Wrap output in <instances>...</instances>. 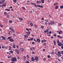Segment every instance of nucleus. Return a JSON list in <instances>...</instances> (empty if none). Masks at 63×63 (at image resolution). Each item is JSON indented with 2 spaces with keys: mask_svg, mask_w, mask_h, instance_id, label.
I'll return each mask as SVG.
<instances>
[{
  "mask_svg": "<svg viewBox=\"0 0 63 63\" xmlns=\"http://www.w3.org/2000/svg\"><path fill=\"white\" fill-rule=\"evenodd\" d=\"M60 8H62V9H63V6H60Z\"/></svg>",
  "mask_w": 63,
  "mask_h": 63,
  "instance_id": "37",
  "label": "nucleus"
},
{
  "mask_svg": "<svg viewBox=\"0 0 63 63\" xmlns=\"http://www.w3.org/2000/svg\"><path fill=\"white\" fill-rule=\"evenodd\" d=\"M9 29L12 30L13 29V28H12L9 27Z\"/></svg>",
  "mask_w": 63,
  "mask_h": 63,
  "instance_id": "33",
  "label": "nucleus"
},
{
  "mask_svg": "<svg viewBox=\"0 0 63 63\" xmlns=\"http://www.w3.org/2000/svg\"><path fill=\"white\" fill-rule=\"evenodd\" d=\"M34 26L36 28H37V26L36 25H34Z\"/></svg>",
  "mask_w": 63,
  "mask_h": 63,
  "instance_id": "41",
  "label": "nucleus"
},
{
  "mask_svg": "<svg viewBox=\"0 0 63 63\" xmlns=\"http://www.w3.org/2000/svg\"><path fill=\"white\" fill-rule=\"evenodd\" d=\"M54 35L55 37H56L57 36V35L55 33L54 34Z\"/></svg>",
  "mask_w": 63,
  "mask_h": 63,
  "instance_id": "35",
  "label": "nucleus"
},
{
  "mask_svg": "<svg viewBox=\"0 0 63 63\" xmlns=\"http://www.w3.org/2000/svg\"><path fill=\"white\" fill-rule=\"evenodd\" d=\"M57 43H58V44H59V43H60V42H59V40H57Z\"/></svg>",
  "mask_w": 63,
  "mask_h": 63,
  "instance_id": "44",
  "label": "nucleus"
},
{
  "mask_svg": "<svg viewBox=\"0 0 63 63\" xmlns=\"http://www.w3.org/2000/svg\"><path fill=\"white\" fill-rule=\"evenodd\" d=\"M0 26L1 27H3V26L2 25H0Z\"/></svg>",
  "mask_w": 63,
  "mask_h": 63,
  "instance_id": "57",
  "label": "nucleus"
},
{
  "mask_svg": "<svg viewBox=\"0 0 63 63\" xmlns=\"http://www.w3.org/2000/svg\"><path fill=\"white\" fill-rule=\"evenodd\" d=\"M9 22H10V23H12V21H11V20H9Z\"/></svg>",
  "mask_w": 63,
  "mask_h": 63,
  "instance_id": "54",
  "label": "nucleus"
},
{
  "mask_svg": "<svg viewBox=\"0 0 63 63\" xmlns=\"http://www.w3.org/2000/svg\"><path fill=\"white\" fill-rule=\"evenodd\" d=\"M41 3V1H37V2H36L37 4H38V3Z\"/></svg>",
  "mask_w": 63,
  "mask_h": 63,
  "instance_id": "12",
  "label": "nucleus"
},
{
  "mask_svg": "<svg viewBox=\"0 0 63 63\" xmlns=\"http://www.w3.org/2000/svg\"><path fill=\"white\" fill-rule=\"evenodd\" d=\"M53 42L54 43V46H56V41H55V40H54L53 41Z\"/></svg>",
  "mask_w": 63,
  "mask_h": 63,
  "instance_id": "14",
  "label": "nucleus"
},
{
  "mask_svg": "<svg viewBox=\"0 0 63 63\" xmlns=\"http://www.w3.org/2000/svg\"><path fill=\"white\" fill-rule=\"evenodd\" d=\"M10 53H13V51H10Z\"/></svg>",
  "mask_w": 63,
  "mask_h": 63,
  "instance_id": "38",
  "label": "nucleus"
},
{
  "mask_svg": "<svg viewBox=\"0 0 63 63\" xmlns=\"http://www.w3.org/2000/svg\"><path fill=\"white\" fill-rule=\"evenodd\" d=\"M26 63H29V61H26L25 62Z\"/></svg>",
  "mask_w": 63,
  "mask_h": 63,
  "instance_id": "34",
  "label": "nucleus"
},
{
  "mask_svg": "<svg viewBox=\"0 0 63 63\" xmlns=\"http://www.w3.org/2000/svg\"><path fill=\"white\" fill-rule=\"evenodd\" d=\"M9 41L10 42H14V40H13V39H9Z\"/></svg>",
  "mask_w": 63,
  "mask_h": 63,
  "instance_id": "10",
  "label": "nucleus"
},
{
  "mask_svg": "<svg viewBox=\"0 0 63 63\" xmlns=\"http://www.w3.org/2000/svg\"><path fill=\"white\" fill-rule=\"evenodd\" d=\"M13 32H15V31H14V30H13V29L11 30Z\"/></svg>",
  "mask_w": 63,
  "mask_h": 63,
  "instance_id": "60",
  "label": "nucleus"
},
{
  "mask_svg": "<svg viewBox=\"0 0 63 63\" xmlns=\"http://www.w3.org/2000/svg\"><path fill=\"white\" fill-rule=\"evenodd\" d=\"M61 48L62 49H63V46L61 47Z\"/></svg>",
  "mask_w": 63,
  "mask_h": 63,
  "instance_id": "64",
  "label": "nucleus"
},
{
  "mask_svg": "<svg viewBox=\"0 0 63 63\" xmlns=\"http://www.w3.org/2000/svg\"><path fill=\"white\" fill-rule=\"evenodd\" d=\"M13 48H16V46H15V44H13Z\"/></svg>",
  "mask_w": 63,
  "mask_h": 63,
  "instance_id": "17",
  "label": "nucleus"
},
{
  "mask_svg": "<svg viewBox=\"0 0 63 63\" xmlns=\"http://www.w3.org/2000/svg\"><path fill=\"white\" fill-rule=\"evenodd\" d=\"M44 0H41V2L42 3H44Z\"/></svg>",
  "mask_w": 63,
  "mask_h": 63,
  "instance_id": "22",
  "label": "nucleus"
},
{
  "mask_svg": "<svg viewBox=\"0 0 63 63\" xmlns=\"http://www.w3.org/2000/svg\"><path fill=\"white\" fill-rule=\"evenodd\" d=\"M4 15H7V13L6 12H5L4 13Z\"/></svg>",
  "mask_w": 63,
  "mask_h": 63,
  "instance_id": "25",
  "label": "nucleus"
},
{
  "mask_svg": "<svg viewBox=\"0 0 63 63\" xmlns=\"http://www.w3.org/2000/svg\"><path fill=\"white\" fill-rule=\"evenodd\" d=\"M5 10L6 11H10V10L8 9H6Z\"/></svg>",
  "mask_w": 63,
  "mask_h": 63,
  "instance_id": "29",
  "label": "nucleus"
},
{
  "mask_svg": "<svg viewBox=\"0 0 63 63\" xmlns=\"http://www.w3.org/2000/svg\"><path fill=\"white\" fill-rule=\"evenodd\" d=\"M61 24H59V25H58V26H59H59H61Z\"/></svg>",
  "mask_w": 63,
  "mask_h": 63,
  "instance_id": "50",
  "label": "nucleus"
},
{
  "mask_svg": "<svg viewBox=\"0 0 63 63\" xmlns=\"http://www.w3.org/2000/svg\"><path fill=\"white\" fill-rule=\"evenodd\" d=\"M46 32H48V29H47L46 30Z\"/></svg>",
  "mask_w": 63,
  "mask_h": 63,
  "instance_id": "46",
  "label": "nucleus"
},
{
  "mask_svg": "<svg viewBox=\"0 0 63 63\" xmlns=\"http://www.w3.org/2000/svg\"><path fill=\"white\" fill-rule=\"evenodd\" d=\"M2 2H5V0H2Z\"/></svg>",
  "mask_w": 63,
  "mask_h": 63,
  "instance_id": "55",
  "label": "nucleus"
},
{
  "mask_svg": "<svg viewBox=\"0 0 63 63\" xmlns=\"http://www.w3.org/2000/svg\"><path fill=\"white\" fill-rule=\"evenodd\" d=\"M22 8H23V10H25V7H23Z\"/></svg>",
  "mask_w": 63,
  "mask_h": 63,
  "instance_id": "36",
  "label": "nucleus"
},
{
  "mask_svg": "<svg viewBox=\"0 0 63 63\" xmlns=\"http://www.w3.org/2000/svg\"><path fill=\"white\" fill-rule=\"evenodd\" d=\"M57 37H58V38H61V39H62V38H63V37L60 36L59 35H58L57 36Z\"/></svg>",
  "mask_w": 63,
  "mask_h": 63,
  "instance_id": "11",
  "label": "nucleus"
},
{
  "mask_svg": "<svg viewBox=\"0 0 63 63\" xmlns=\"http://www.w3.org/2000/svg\"><path fill=\"white\" fill-rule=\"evenodd\" d=\"M23 44V42H21L19 43V44L21 45V44Z\"/></svg>",
  "mask_w": 63,
  "mask_h": 63,
  "instance_id": "28",
  "label": "nucleus"
},
{
  "mask_svg": "<svg viewBox=\"0 0 63 63\" xmlns=\"http://www.w3.org/2000/svg\"><path fill=\"white\" fill-rule=\"evenodd\" d=\"M58 56L59 57H61V55L59 54H58Z\"/></svg>",
  "mask_w": 63,
  "mask_h": 63,
  "instance_id": "26",
  "label": "nucleus"
},
{
  "mask_svg": "<svg viewBox=\"0 0 63 63\" xmlns=\"http://www.w3.org/2000/svg\"><path fill=\"white\" fill-rule=\"evenodd\" d=\"M0 4H2V1L0 0Z\"/></svg>",
  "mask_w": 63,
  "mask_h": 63,
  "instance_id": "48",
  "label": "nucleus"
},
{
  "mask_svg": "<svg viewBox=\"0 0 63 63\" xmlns=\"http://www.w3.org/2000/svg\"><path fill=\"white\" fill-rule=\"evenodd\" d=\"M18 19H19V20H21V21H22L23 20V18H18Z\"/></svg>",
  "mask_w": 63,
  "mask_h": 63,
  "instance_id": "13",
  "label": "nucleus"
},
{
  "mask_svg": "<svg viewBox=\"0 0 63 63\" xmlns=\"http://www.w3.org/2000/svg\"><path fill=\"white\" fill-rule=\"evenodd\" d=\"M44 28V26H41V28Z\"/></svg>",
  "mask_w": 63,
  "mask_h": 63,
  "instance_id": "30",
  "label": "nucleus"
},
{
  "mask_svg": "<svg viewBox=\"0 0 63 63\" xmlns=\"http://www.w3.org/2000/svg\"><path fill=\"white\" fill-rule=\"evenodd\" d=\"M30 25L32 26H33V24L32 23H30Z\"/></svg>",
  "mask_w": 63,
  "mask_h": 63,
  "instance_id": "19",
  "label": "nucleus"
},
{
  "mask_svg": "<svg viewBox=\"0 0 63 63\" xmlns=\"http://www.w3.org/2000/svg\"><path fill=\"white\" fill-rule=\"evenodd\" d=\"M41 19L42 20H44V18L43 17Z\"/></svg>",
  "mask_w": 63,
  "mask_h": 63,
  "instance_id": "52",
  "label": "nucleus"
},
{
  "mask_svg": "<svg viewBox=\"0 0 63 63\" xmlns=\"http://www.w3.org/2000/svg\"><path fill=\"white\" fill-rule=\"evenodd\" d=\"M27 57H28V58H30L29 57V55H27Z\"/></svg>",
  "mask_w": 63,
  "mask_h": 63,
  "instance_id": "39",
  "label": "nucleus"
},
{
  "mask_svg": "<svg viewBox=\"0 0 63 63\" xmlns=\"http://www.w3.org/2000/svg\"><path fill=\"white\" fill-rule=\"evenodd\" d=\"M62 54H63V51H62L61 52Z\"/></svg>",
  "mask_w": 63,
  "mask_h": 63,
  "instance_id": "63",
  "label": "nucleus"
},
{
  "mask_svg": "<svg viewBox=\"0 0 63 63\" xmlns=\"http://www.w3.org/2000/svg\"><path fill=\"white\" fill-rule=\"evenodd\" d=\"M33 38H32L31 39H30V41H33Z\"/></svg>",
  "mask_w": 63,
  "mask_h": 63,
  "instance_id": "23",
  "label": "nucleus"
},
{
  "mask_svg": "<svg viewBox=\"0 0 63 63\" xmlns=\"http://www.w3.org/2000/svg\"><path fill=\"white\" fill-rule=\"evenodd\" d=\"M35 60H36V61H38L39 60L38 57L36 56L35 58Z\"/></svg>",
  "mask_w": 63,
  "mask_h": 63,
  "instance_id": "6",
  "label": "nucleus"
},
{
  "mask_svg": "<svg viewBox=\"0 0 63 63\" xmlns=\"http://www.w3.org/2000/svg\"><path fill=\"white\" fill-rule=\"evenodd\" d=\"M17 58H18V59H20V58H19V57L18 56V57Z\"/></svg>",
  "mask_w": 63,
  "mask_h": 63,
  "instance_id": "62",
  "label": "nucleus"
},
{
  "mask_svg": "<svg viewBox=\"0 0 63 63\" xmlns=\"http://www.w3.org/2000/svg\"><path fill=\"white\" fill-rule=\"evenodd\" d=\"M6 4L7 3H4V4H3L2 6H6Z\"/></svg>",
  "mask_w": 63,
  "mask_h": 63,
  "instance_id": "20",
  "label": "nucleus"
},
{
  "mask_svg": "<svg viewBox=\"0 0 63 63\" xmlns=\"http://www.w3.org/2000/svg\"><path fill=\"white\" fill-rule=\"evenodd\" d=\"M58 54H61V52L60 51H58Z\"/></svg>",
  "mask_w": 63,
  "mask_h": 63,
  "instance_id": "24",
  "label": "nucleus"
},
{
  "mask_svg": "<svg viewBox=\"0 0 63 63\" xmlns=\"http://www.w3.org/2000/svg\"><path fill=\"white\" fill-rule=\"evenodd\" d=\"M7 15V18H9V17H10V15Z\"/></svg>",
  "mask_w": 63,
  "mask_h": 63,
  "instance_id": "31",
  "label": "nucleus"
},
{
  "mask_svg": "<svg viewBox=\"0 0 63 63\" xmlns=\"http://www.w3.org/2000/svg\"><path fill=\"white\" fill-rule=\"evenodd\" d=\"M46 41H47V40H46L45 39L43 40V42H46Z\"/></svg>",
  "mask_w": 63,
  "mask_h": 63,
  "instance_id": "43",
  "label": "nucleus"
},
{
  "mask_svg": "<svg viewBox=\"0 0 63 63\" xmlns=\"http://www.w3.org/2000/svg\"><path fill=\"white\" fill-rule=\"evenodd\" d=\"M47 57H48V58H50V56L49 55L47 56Z\"/></svg>",
  "mask_w": 63,
  "mask_h": 63,
  "instance_id": "40",
  "label": "nucleus"
},
{
  "mask_svg": "<svg viewBox=\"0 0 63 63\" xmlns=\"http://www.w3.org/2000/svg\"><path fill=\"white\" fill-rule=\"evenodd\" d=\"M36 42H38V43H39L41 41H40V39H39V38H38L37 39Z\"/></svg>",
  "mask_w": 63,
  "mask_h": 63,
  "instance_id": "7",
  "label": "nucleus"
},
{
  "mask_svg": "<svg viewBox=\"0 0 63 63\" xmlns=\"http://www.w3.org/2000/svg\"><path fill=\"white\" fill-rule=\"evenodd\" d=\"M34 6H35V7H36V8H37V5H34Z\"/></svg>",
  "mask_w": 63,
  "mask_h": 63,
  "instance_id": "56",
  "label": "nucleus"
},
{
  "mask_svg": "<svg viewBox=\"0 0 63 63\" xmlns=\"http://www.w3.org/2000/svg\"><path fill=\"white\" fill-rule=\"evenodd\" d=\"M58 5H56V7H55V9H58Z\"/></svg>",
  "mask_w": 63,
  "mask_h": 63,
  "instance_id": "15",
  "label": "nucleus"
},
{
  "mask_svg": "<svg viewBox=\"0 0 63 63\" xmlns=\"http://www.w3.org/2000/svg\"><path fill=\"white\" fill-rule=\"evenodd\" d=\"M30 49L31 50H32V49H33V47H32V48H31Z\"/></svg>",
  "mask_w": 63,
  "mask_h": 63,
  "instance_id": "51",
  "label": "nucleus"
},
{
  "mask_svg": "<svg viewBox=\"0 0 63 63\" xmlns=\"http://www.w3.org/2000/svg\"><path fill=\"white\" fill-rule=\"evenodd\" d=\"M51 54H54V53L53 52H52V53H51Z\"/></svg>",
  "mask_w": 63,
  "mask_h": 63,
  "instance_id": "42",
  "label": "nucleus"
},
{
  "mask_svg": "<svg viewBox=\"0 0 63 63\" xmlns=\"http://www.w3.org/2000/svg\"><path fill=\"white\" fill-rule=\"evenodd\" d=\"M12 38V37H9L7 38V39L9 40V39H11Z\"/></svg>",
  "mask_w": 63,
  "mask_h": 63,
  "instance_id": "21",
  "label": "nucleus"
},
{
  "mask_svg": "<svg viewBox=\"0 0 63 63\" xmlns=\"http://www.w3.org/2000/svg\"><path fill=\"white\" fill-rule=\"evenodd\" d=\"M45 25H47V22H45Z\"/></svg>",
  "mask_w": 63,
  "mask_h": 63,
  "instance_id": "47",
  "label": "nucleus"
},
{
  "mask_svg": "<svg viewBox=\"0 0 63 63\" xmlns=\"http://www.w3.org/2000/svg\"><path fill=\"white\" fill-rule=\"evenodd\" d=\"M26 33L27 35H29L30 34V32H26Z\"/></svg>",
  "mask_w": 63,
  "mask_h": 63,
  "instance_id": "8",
  "label": "nucleus"
},
{
  "mask_svg": "<svg viewBox=\"0 0 63 63\" xmlns=\"http://www.w3.org/2000/svg\"><path fill=\"white\" fill-rule=\"evenodd\" d=\"M32 44H35V42H32Z\"/></svg>",
  "mask_w": 63,
  "mask_h": 63,
  "instance_id": "59",
  "label": "nucleus"
},
{
  "mask_svg": "<svg viewBox=\"0 0 63 63\" xmlns=\"http://www.w3.org/2000/svg\"><path fill=\"white\" fill-rule=\"evenodd\" d=\"M62 43V46H63V42H61Z\"/></svg>",
  "mask_w": 63,
  "mask_h": 63,
  "instance_id": "53",
  "label": "nucleus"
},
{
  "mask_svg": "<svg viewBox=\"0 0 63 63\" xmlns=\"http://www.w3.org/2000/svg\"><path fill=\"white\" fill-rule=\"evenodd\" d=\"M37 6L38 7H40V8H43V6L42 5H37Z\"/></svg>",
  "mask_w": 63,
  "mask_h": 63,
  "instance_id": "5",
  "label": "nucleus"
},
{
  "mask_svg": "<svg viewBox=\"0 0 63 63\" xmlns=\"http://www.w3.org/2000/svg\"><path fill=\"white\" fill-rule=\"evenodd\" d=\"M31 60L32 61H34L35 60V59L33 58V57H32L31 58Z\"/></svg>",
  "mask_w": 63,
  "mask_h": 63,
  "instance_id": "9",
  "label": "nucleus"
},
{
  "mask_svg": "<svg viewBox=\"0 0 63 63\" xmlns=\"http://www.w3.org/2000/svg\"><path fill=\"white\" fill-rule=\"evenodd\" d=\"M10 9H12L13 8V7H12V6H10Z\"/></svg>",
  "mask_w": 63,
  "mask_h": 63,
  "instance_id": "58",
  "label": "nucleus"
},
{
  "mask_svg": "<svg viewBox=\"0 0 63 63\" xmlns=\"http://www.w3.org/2000/svg\"><path fill=\"white\" fill-rule=\"evenodd\" d=\"M20 50L21 51H24V50L23 48H21L20 49Z\"/></svg>",
  "mask_w": 63,
  "mask_h": 63,
  "instance_id": "16",
  "label": "nucleus"
},
{
  "mask_svg": "<svg viewBox=\"0 0 63 63\" xmlns=\"http://www.w3.org/2000/svg\"><path fill=\"white\" fill-rule=\"evenodd\" d=\"M0 40L3 41V40H5L6 39V38L4 36H2L0 38Z\"/></svg>",
  "mask_w": 63,
  "mask_h": 63,
  "instance_id": "2",
  "label": "nucleus"
},
{
  "mask_svg": "<svg viewBox=\"0 0 63 63\" xmlns=\"http://www.w3.org/2000/svg\"><path fill=\"white\" fill-rule=\"evenodd\" d=\"M24 36H25V37H26V38H28V35H24Z\"/></svg>",
  "mask_w": 63,
  "mask_h": 63,
  "instance_id": "18",
  "label": "nucleus"
},
{
  "mask_svg": "<svg viewBox=\"0 0 63 63\" xmlns=\"http://www.w3.org/2000/svg\"><path fill=\"white\" fill-rule=\"evenodd\" d=\"M58 46H59V47H61V46H62V45L61 43L60 42H59L58 44Z\"/></svg>",
  "mask_w": 63,
  "mask_h": 63,
  "instance_id": "3",
  "label": "nucleus"
},
{
  "mask_svg": "<svg viewBox=\"0 0 63 63\" xmlns=\"http://www.w3.org/2000/svg\"><path fill=\"white\" fill-rule=\"evenodd\" d=\"M34 41H35V42H37V40H36V39H34Z\"/></svg>",
  "mask_w": 63,
  "mask_h": 63,
  "instance_id": "61",
  "label": "nucleus"
},
{
  "mask_svg": "<svg viewBox=\"0 0 63 63\" xmlns=\"http://www.w3.org/2000/svg\"><path fill=\"white\" fill-rule=\"evenodd\" d=\"M16 1H17V0H13V2H14V3H16Z\"/></svg>",
  "mask_w": 63,
  "mask_h": 63,
  "instance_id": "27",
  "label": "nucleus"
},
{
  "mask_svg": "<svg viewBox=\"0 0 63 63\" xmlns=\"http://www.w3.org/2000/svg\"><path fill=\"white\" fill-rule=\"evenodd\" d=\"M11 59H12V60H11V61H12V62H15V61H17V59L15 57L12 58Z\"/></svg>",
  "mask_w": 63,
  "mask_h": 63,
  "instance_id": "1",
  "label": "nucleus"
},
{
  "mask_svg": "<svg viewBox=\"0 0 63 63\" xmlns=\"http://www.w3.org/2000/svg\"><path fill=\"white\" fill-rule=\"evenodd\" d=\"M19 50L18 49L17 50H15V51H16V52H17V51H18Z\"/></svg>",
  "mask_w": 63,
  "mask_h": 63,
  "instance_id": "45",
  "label": "nucleus"
},
{
  "mask_svg": "<svg viewBox=\"0 0 63 63\" xmlns=\"http://www.w3.org/2000/svg\"><path fill=\"white\" fill-rule=\"evenodd\" d=\"M26 31H29V29H28L26 28Z\"/></svg>",
  "mask_w": 63,
  "mask_h": 63,
  "instance_id": "32",
  "label": "nucleus"
},
{
  "mask_svg": "<svg viewBox=\"0 0 63 63\" xmlns=\"http://www.w3.org/2000/svg\"><path fill=\"white\" fill-rule=\"evenodd\" d=\"M50 24L52 25H54V22L53 21H52L50 23Z\"/></svg>",
  "mask_w": 63,
  "mask_h": 63,
  "instance_id": "4",
  "label": "nucleus"
},
{
  "mask_svg": "<svg viewBox=\"0 0 63 63\" xmlns=\"http://www.w3.org/2000/svg\"><path fill=\"white\" fill-rule=\"evenodd\" d=\"M43 44H44V45L45 46H46V43H44Z\"/></svg>",
  "mask_w": 63,
  "mask_h": 63,
  "instance_id": "49",
  "label": "nucleus"
}]
</instances>
